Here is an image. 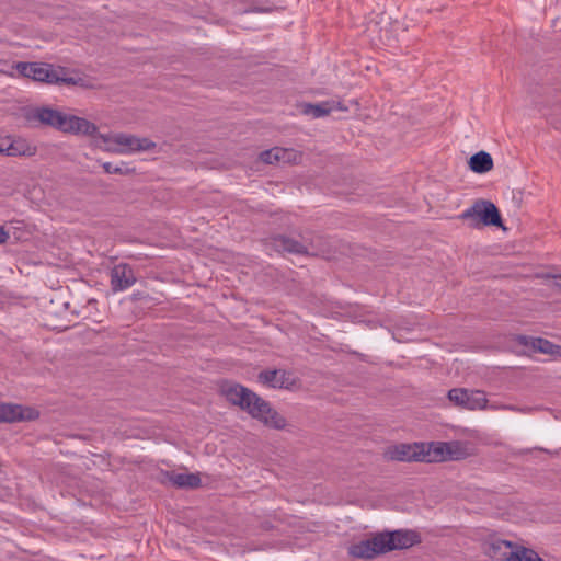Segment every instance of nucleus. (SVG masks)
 Segmentation results:
<instances>
[{
  "instance_id": "obj_4",
  "label": "nucleus",
  "mask_w": 561,
  "mask_h": 561,
  "mask_svg": "<svg viewBox=\"0 0 561 561\" xmlns=\"http://www.w3.org/2000/svg\"><path fill=\"white\" fill-rule=\"evenodd\" d=\"M460 217L470 220L474 228L480 226L502 227V218L496 206L489 201H478L466 209Z\"/></svg>"
},
{
  "instance_id": "obj_15",
  "label": "nucleus",
  "mask_w": 561,
  "mask_h": 561,
  "mask_svg": "<svg viewBox=\"0 0 561 561\" xmlns=\"http://www.w3.org/2000/svg\"><path fill=\"white\" fill-rule=\"evenodd\" d=\"M340 102H335L333 100L323 101L317 104L305 103L301 105V112L305 115H309L313 118H320L329 115L332 111L336 108L343 110Z\"/></svg>"
},
{
  "instance_id": "obj_24",
  "label": "nucleus",
  "mask_w": 561,
  "mask_h": 561,
  "mask_svg": "<svg viewBox=\"0 0 561 561\" xmlns=\"http://www.w3.org/2000/svg\"><path fill=\"white\" fill-rule=\"evenodd\" d=\"M7 154L8 156H16V154H21L20 151H18L16 147H15V144H12L8 149H7Z\"/></svg>"
},
{
  "instance_id": "obj_6",
  "label": "nucleus",
  "mask_w": 561,
  "mask_h": 561,
  "mask_svg": "<svg viewBox=\"0 0 561 561\" xmlns=\"http://www.w3.org/2000/svg\"><path fill=\"white\" fill-rule=\"evenodd\" d=\"M448 399L456 405L468 410H482L486 407L488 399L481 390H467L455 388L448 391Z\"/></svg>"
},
{
  "instance_id": "obj_7",
  "label": "nucleus",
  "mask_w": 561,
  "mask_h": 561,
  "mask_svg": "<svg viewBox=\"0 0 561 561\" xmlns=\"http://www.w3.org/2000/svg\"><path fill=\"white\" fill-rule=\"evenodd\" d=\"M137 282L134 268L127 263H119L110 272L111 289L114 293L125 291Z\"/></svg>"
},
{
  "instance_id": "obj_11",
  "label": "nucleus",
  "mask_w": 561,
  "mask_h": 561,
  "mask_svg": "<svg viewBox=\"0 0 561 561\" xmlns=\"http://www.w3.org/2000/svg\"><path fill=\"white\" fill-rule=\"evenodd\" d=\"M37 416L34 410L20 404L0 403V422L13 423L33 420Z\"/></svg>"
},
{
  "instance_id": "obj_18",
  "label": "nucleus",
  "mask_w": 561,
  "mask_h": 561,
  "mask_svg": "<svg viewBox=\"0 0 561 561\" xmlns=\"http://www.w3.org/2000/svg\"><path fill=\"white\" fill-rule=\"evenodd\" d=\"M469 167L476 173H485L493 168V159L490 153L480 151L470 158Z\"/></svg>"
},
{
  "instance_id": "obj_12",
  "label": "nucleus",
  "mask_w": 561,
  "mask_h": 561,
  "mask_svg": "<svg viewBox=\"0 0 561 561\" xmlns=\"http://www.w3.org/2000/svg\"><path fill=\"white\" fill-rule=\"evenodd\" d=\"M266 249H273L279 253L307 254V247L286 236H275L266 243Z\"/></svg>"
},
{
  "instance_id": "obj_5",
  "label": "nucleus",
  "mask_w": 561,
  "mask_h": 561,
  "mask_svg": "<svg viewBox=\"0 0 561 561\" xmlns=\"http://www.w3.org/2000/svg\"><path fill=\"white\" fill-rule=\"evenodd\" d=\"M104 142L114 145L110 146L108 149L116 152L128 154L134 152L149 151L156 147V144L149 138H139L134 135L124 133L115 134L112 136L101 135Z\"/></svg>"
},
{
  "instance_id": "obj_25",
  "label": "nucleus",
  "mask_w": 561,
  "mask_h": 561,
  "mask_svg": "<svg viewBox=\"0 0 561 561\" xmlns=\"http://www.w3.org/2000/svg\"><path fill=\"white\" fill-rule=\"evenodd\" d=\"M508 409H510V410H513V411H517V409H516V408H514V407H510Z\"/></svg>"
},
{
  "instance_id": "obj_20",
  "label": "nucleus",
  "mask_w": 561,
  "mask_h": 561,
  "mask_svg": "<svg viewBox=\"0 0 561 561\" xmlns=\"http://www.w3.org/2000/svg\"><path fill=\"white\" fill-rule=\"evenodd\" d=\"M169 481L182 489H194L201 484V478L196 473H171Z\"/></svg>"
},
{
  "instance_id": "obj_22",
  "label": "nucleus",
  "mask_w": 561,
  "mask_h": 561,
  "mask_svg": "<svg viewBox=\"0 0 561 561\" xmlns=\"http://www.w3.org/2000/svg\"><path fill=\"white\" fill-rule=\"evenodd\" d=\"M104 171L108 174L113 173H122V169L118 167H114L111 162H105L103 164Z\"/></svg>"
},
{
  "instance_id": "obj_8",
  "label": "nucleus",
  "mask_w": 561,
  "mask_h": 561,
  "mask_svg": "<svg viewBox=\"0 0 561 561\" xmlns=\"http://www.w3.org/2000/svg\"><path fill=\"white\" fill-rule=\"evenodd\" d=\"M259 381L274 389H291L296 386L297 380L290 371L274 369L263 370L257 376Z\"/></svg>"
},
{
  "instance_id": "obj_19",
  "label": "nucleus",
  "mask_w": 561,
  "mask_h": 561,
  "mask_svg": "<svg viewBox=\"0 0 561 561\" xmlns=\"http://www.w3.org/2000/svg\"><path fill=\"white\" fill-rule=\"evenodd\" d=\"M419 448L420 446L416 444L414 446L402 444L394 447L390 457L399 461L421 460V454L417 453Z\"/></svg>"
},
{
  "instance_id": "obj_9",
  "label": "nucleus",
  "mask_w": 561,
  "mask_h": 561,
  "mask_svg": "<svg viewBox=\"0 0 561 561\" xmlns=\"http://www.w3.org/2000/svg\"><path fill=\"white\" fill-rule=\"evenodd\" d=\"M517 547L512 541L493 538L486 543L485 552L493 561H512Z\"/></svg>"
},
{
  "instance_id": "obj_14",
  "label": "nucleus",
  "mask_w": 561,
  "mask_h": 561,
  "mask_svg": "<svg viewBox=\"0 0 561 561\" xmlns=\"http://www.w3.org/2000/svg\"><path fill=\"white\" fill-rule=\"evenodd\" d=\"M33 118L43 125L61 130L65 114L50 107H39L34 111Z\"/></svg>"
},
{
  "instance_id": "obj_10",
  "label": "nucleus",
  "mask_w": 561,
  "mask_h": 561,
  "mask_svg": "<svg viewBox=\"0 0 561 561\" xmlns=\"http://www.w3.org/2000/svg\"><path fill=\"white\" fill-rule=\"evenodd\" d=\"M61 131L75 135L95 136L98 127L94 123L76 115L65 114Z\"/></svg>"
},
{
  "instance_id": "obj_17",
  "label": "nucleus",
  "mask_w": 561,
  "mask_h": 561,
  "mask_svg": "<svg viewBox=\"0 0 561 561\" xmlns=\"http://www.w3.org/2000/svg\"><path fill=\"white\" fill-rule=\"evenodd\" d=\"M294 154L293 150H288L280 147H275L270 150H265L261 152L260 159L264 163L273 164L276 162H288L291 160V156Z\"/></svg>"
},
{
  "instance_id": "obj_23",
  "label": "nucleus",
  "mask_w": 561,
  "mask_h": 561,
  "mask_svg": "<svg viewBox=\"0 0 561 561\" xmlns=\"http://www.w3.org/2000/svg\"><path fill=\"white\" fill-rule=\"evenodd\" d=\"M9 239V232L4 230L3 227H0V244H3Z\"/></svg>"
},
{
  "instance_id": "obj_13",
  "label": "nucleus",
  "mask_w": 561,
  "mask_h": 561,
  "mask_svg": "<svg viewBox=\"0 0 561 561\" xmlns=\"http://www.w3.org/2000/svg\"><path fill=\"white\" fill-rule=\"evenodd\" d=\"M518 342L524 346L531 347L536 352L561 357V346L556 345L546 339L520 335L518 336Z\"/></svg>"
},
{
  "instance_id": "obj_21",
  "label": "nucleus",
  "mask_w": 561,
  "mask_h": 561,
  "mask_svg": "<svg viewBox=\"0 0 561 561\" xmlns=\"http://www.w3.org/2000/svg\"><path fill=\"white\" fill-rule=\"evenodd\" d=\"M512 561H542V559L533 549L518 546Z\"/></svg>"
},
{
  "instance_id": "obj_3",
  "label": "nucleus",
  "mask_w": 561,
  "mask_h": 561,
  "mask_svg": "<svg viewBox=\"0 0 561 561\" xmlns=\"http://www.w3.org/2000/svg\"><path fill=\"white\" fill-rule=\"evenodd\" d=\"M13 69L19 76L38 83L87 87L84 77L79 75L69 76L67 68L55 67L47 62L18 61L13 65Z\"/></svg>"
},
{
  "instance_id": "obj_1",
  "label": "nucleus",
  "mask_w": 561,
  "mask_h": 561,
  "mask_svg": "<svg viewBox=\"0 0 561 561\" xmlns=\"http://www.w3.org/2000/svg\"><path fill=\"white\" fill-rule=\"evenodd\" d=\"M220 392L228 402L239 407L266 426L276 430H283L286 426V419L284 416L274 410L267 401L242 385L225 381L220 386Z\"/></svg>"
},
{
  "instance_id": "obj_2",
  "label": "nucleus",
  "mask_w": 561,
  "mask_h": 561,
  "mask_svg": "<svg viewBox=\"0 0 561 561\" xmlns=\"http://www.w3.org/2000/svg\"><path fill=\"white\" fill-rule=\"evenodd\" d=\"M417 541V535L412 530H396L378 534L350 547V554L355 558L373 559L379 553L396 549H407Z\"/></svg>"
},
{
  "instance_id": "obj_16",
  "label": "nucleus",
  "mask_w": 561,
  "mask_h": 561,
  "mask_svg": "<svg viewBox=\"0 0 561 561\" xmlns=\"http://www.w3.org/2000/svg\"><path fill=\"white\" fill-rule=\"evenodd\" d=\"M453 459L450 443H432L427 454H421V461H444Z\"/></svg>"
}]
</instances>
